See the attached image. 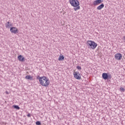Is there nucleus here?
<instances>
[{
    "label": "nucleus",
    "mask_w": 125,
    "mask_h": 125,
    "mask_svg": "<svg viewBox=\"0 0 125 125\" xmlns=\"http://www.w3.org/2000/svg\"><path fill=\"white\" fill-rule=\"evenodd\" d=\"M69 3L71 6H73L75 11L81 9V7L80 6V1L78 0H69Z\"/></svg>",
    "instance_id": "1"
},
{
    "label": "nucleus",
    "mask_w": 125,
    "mask_h": 125,
    "mask_svg": "<svg viewBox=\"0 0 125 125\" xmlns=\"http://www.w3.org/2000/svg\"><path fill=\"white\" fill-rule=\"evenodd\" d=\"M50 83L49 79L45 76H42V79L40 82V84L42 86H45V87H47L49 85Z\"/></svg>",
    "instance_id": "2"
},
{
    "label": "nucleus",
    "mask_w": 125,
    "mask_h": 125,
    "mask_svg": "<svg viewBox=\"0 0 125 125\" xmlns=\"http://www.w3.org/2000/svg\"><path fill=\"white\" fill-rule=\"evenodd\" d=\"M86 44L87 47L91 49H95V48L97 47V43L94 42V41H87Z\"/></svg>",
    "instance_id": "3"
},
{
    "label": "nucleus",
    "mask_w": 125,
    "mask_h": 125,
    "mask_svg": "<svg viewBox=\"0 0 125 125\" xmlns=\"http://www.w3.org/2000/svg\"><path fill=\"white\" fill-rule=\"evenodd\" d=\"M102 78L104 80H111L112 79V75L110 73H103L102 74Z\"/></svg>",
    "instance_id": "4"
},
{
    "label": "nucleus",
    "mask_w": 125,
    "mask_h": 125,
    "mask_svg": "<svg viewBox=\"0 0 125 125\" xmlns=\"http://www.w3.org/2000/svg\"><path fill=\"white\" fill-rule=\"evenodd\" d=\"M10 31L11 33H12L13 34H17L19 33V30L17 27H11L10 29Z\"/></svg>",
    "instance_id": "5"
},
{
    "label": "nucleus",
    "mask_w": 125,
    "mask_h": 125,
    "mask_svg": "<svg viewBox=\"0 0 125 125\" xmlns=\"http://www.w3.org/2000/svg\"><path fill=\"white\" fill-rule=\"evenodd\" d=\"M73 75L75 78L76 79V80H81V74H80V72L79 71L74 72Z\"/></svg>",
    "instance_id": "6"
},
{
    "label": "nucleus",
    "mask_w": 125,
    "mask_h": 125,
    "mask_svg": "<svg viewBox=\"0 0 125 125\" xmlns=\"http://www.w3.org/2000/svg\"><path fill=\"white\" fill-rule=\"evenodd\" d=\"M114 57L116 60H121L123 57V55L120 53H117L115 55Z\"/></svg>",
    "instance_id": "7"
},
{
    "label": "nucleus",
    "mask_w": 125,
    "mask_h": 125,
    "mask_svg": "<svg viewBox=\"0 0 125 125\" xmlns=\"http://www.w3.org/2000/svg\"><path fill=\"white\" fill-rule=\"evenodd\" d=\"M102 2H103V0H96L93 1V5L96 6V5H99Z\"/></svg>",
    "instance_id": "8"
},
{
    "label": "nucleus",
    "mask_w": 125,
    "mask_h": 125,
    "mask_svg": "<svg viewBox=\"0 0 125 125\" xmlns=\"http://www.w3.org/2000/svg\"><path fill=\"white\" fill-rule=\"evenodd\" d=\"M18 59L21 62H25V58L23 57V56L20 55L18 57Z\"/></svg>",
    "instance_id": "9"
},
{
    "label": "nucleus",
    "mask_w": 125,
    "mask_h": 125,
    "mask_svg": "<svg viewBox=\"0 0 125 125\" xmlns=\"http://www.w3.org/2000/svg\"><path fill=\"white\" fill-rule=\"evenodd\" d=\"M12 24L9 21H8L7 23H5V27L6 28H8V29H9V28H11V27H12Z\"/></svg>",
    "instance_id": "10"
},
{
    "label": "nucleus",
    "mask_w": 125,
    "mask_h": 125,
    "mask_svg": "<svg viewBox=\"0 0 125 125\" xmlns=\"http://www.w3.org/2000/svg\"><path fill=\"white\" fill-rule=\"evenodd\" d=\"M64 59H65V57H64L62 54H61L59 57V61H63Z\"/></svg>",
    "instance_id": "11"
},
{
    "label": "nucleus",
    "mask_w": 125,
    "mask_h": 125,
    "mask_svg": "<svg viewBox=\"0 0 125 125\" xmlns=\"http://www.w3.org/2000/svg\"><path fill=\"white\" fill-rule=\"evenodd\" d=\"M104 7V4L102 3L101 5H100L97 7V9L98 10H101V9H102V8H103Z\"/></svg>",
    "instance_id": "12"
},
{
    "label": "nucleus",
    "mask_w": 125,
    "mask_h": 125,
    "mask_svg": "<svg viewBox=\"0 0 125 125\" xmlns=\"http://www.w3.org/2000/svg\"><path fill=\"white\" fill-rule=\"evenodd\" d=\"M26 80H30V81H33V77H31V75H27L25 77Z\"/></svg>",
    "instance_id": "13"
},
{
    "label": "nucleus",
    "mask_w": 125,
    "mask_h": 125,
    "mask_svg": "<svg viewBox=\"0 0 125 125\" xmlns=\"http://www.w3.org/2000/svg\"><path fill=\"white\" fill-rule=\"evenodd\" d=\"M13 108H14V109H16L17 110H20V107H19V106L18 105H13Z\"/></svg>",
    "instance_id": "14"
},
{
    "label": "nucleus",
    "mask_w": 125,
    "mask_h": 125,
    "mask_svg": "<svg viewBox=\"0 0 125 125\" xmlns=\"http://www.w3.org/2000/svg\"><path fill=\"white\" fill-rule=\"evenodd\" d=\"M42 79V77H40V76H38L37 77V79L39 80V82H40V81H41Z\"/></svg>",
    "instance_id": "15"
},
{
    "label": "nucleus",
    "mask_w": 125,
    "mask_h": 125,
    "mask_svg": "<svg viewBox=\"0 0 125 125\" xmlns=\"http://www.w3.org/2000/svg\"><path fill=\"white\" fill-rule=\"evenodd\" d=\"M120 91H121L122 92H125V89L123 87H121L120 88Z\"/></svg>",
    "instance_id": "16"
},
{
    "label": "nucleus",
    "mask_w": 125,
    "mask_h": 125,
    "mask_svg": "<svg viewBox=\"0 0 125 125\" xmlns=\"http://www.w3.org/2000/svg\"><path fill=\"white\" fill-rule=\"evenodd\" d=\"M36 125H42V123H41V121H37L36 122Z\"/></svg>",
    "instance_id": "17"
},
{
    "label": "nucleus",
    "mask_w": 125,
    "mask_h": 125,
    "mask_svg": "<svg viewBox=\"0 0 125 125\" xmlns=\"http://www.w3.org/2000/svg\"><path fill=\"white\" fill-rule=\"evenodd\" d=\"M76 68L78 69V70H82V67L80 66H77Z\"/></svg>",
    "instance_id": "18"
},
{
    "label": "nucleus",
    "mask_w": 125,
    "mask_h": 125,
    "mask_svg": "<svg viewBox=\"0 0 125 125\" xmlns=\"http://www.w3.org/2000/svg\"><path fill=\"white\" fill-rule=\"evenodd\" d=\"M27 116L28 117V118H31V114L28 113Z\"/></svg>",
    "instance_id": "19"
},
{
    "label": "nucleus",
    "mask_w": 125,
    "mask_h": 125,
    "mask_svg": "<svg viewBox=\"0 0 125 125\" xmlns=\"http://www.w3.org/2000/svg\"><path fill=\"white\" fill-rule=\"evenodd\" d=\"M5 93L6 94H9V92L7 91H6Z\"/></svg>",
    "instance_id": "20"
}]
</instances>
